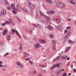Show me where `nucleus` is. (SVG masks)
<instances>
[{"label": "nucleus", "instance_id": "a19ab883", "mask_svg": "<svg viewBox=\"0 0 76 76\" xmlns=\"http://www.w3.org/2000/svg\"><path fill=\"white\" fill-rule=\"evenodd\" d=\"M5 24L4 23H2V25H1V26H5V24Z\"/></svg>", "mask_w": 76, "mask_h": 76}, {"label": "nucleus", "instance_id": "a878e982", "mask_svg": "<svg viewBox=\"0 0 76 76\" xmlns=\"http://www.w3.org/2000/svg\"><path fill=\"white\" fill-rule=\"evenodd\" d=\"M7 31V29H5V30H4V31H3V32L2 33V34H3V35H5L6 34V33Z\"/></svg>", "mask_w": 76, "mask_h": 76}, {"label": "nucleus", "instance_id": "603ef678", "mask_svg": "<svg viewBox=\"0 0 76 76\" xmlns=\"http://www.w3.org/2000/svg\"><path fill=\"white\" fill-rule=\"evenodd\" d=\"M37 76H42L41 74H39L38 75H37Z\"/></svg>", "mask_w": 76, "mask_h": 76}, {"label": "nucleus", "instance_id": "5fc2aeb1", "mask_svg": "<svg viewBox=\"0 0 76 76\" xmlns=\"http://www.w3.org/2000/svg\"><path fill=\"white\" fill-rule=\"evenodd\" d=\"M2 64V62L0 61V64Z\"/></svg>", "mask_w": 76, "mask_h": 76}, {"label": "nucleus", "instance_id": "338daca9", "mask_svg": "<svg viewBox=\"0 0 76 76\" xmlns=\"http://www.w3.org/2000/svg\"><path fill=\"white\" fill-rule=\"evenodd\" d=\"M50 76H54V75H50Z\"/></svg>", "mask_w": 76, "mask_h": 76}, {"label": "nucleus", "instance_id": "ea45409f", "mask_svg": "<svg viewBox=\"0 0 76 76\" xmlns=\"http://www.w3.org/2000/svg\"><path fill=\"white\" fill-rule=\"evenodd\" d=\"M45 66H42V65H40V67H45Z\"/></svg>", "mask_w": 76, "mask_h": 76}, {"label": "nucleus", "instance_id": "bb28decb", "mask_svg": "<svg viewBox=\"0 0 76 76\" xmlns=\"http://www.w3.org/2000/svg\"><path fill=\"white\" fill-rule=\"evenodd\" d=\"M40 15L42 16H45L44 14H43V13H42V12H40Z\"/></svg>", "mask_w": 76, "mask_h": 76}, {"label": "nucleus", "instance_id": "13d9d810", "mask_svg": "<svg viewBox=\"0 0 76 76\" xmlns=\"http://www.w3.org/2000/svg\"><path fill=\"white\" fill-rule=\"evenodd\" d=\"M69 64L70 63H68V64H66V66H69Z\"/></svg>", "mask_w": 76, "mask_h": 76}, {"label": "nucleus", "instance_id": "37998d69", "mask_svg": "<svg viewBox=\"0 0 76 76\" xmlns=\"http://www.w3.org/2000/svg\"><path fill=\"white\" fill-rule=\"evenodd\" d=\"M66 29H70V27H66Z\"/></svg>", "mask_w": 76, "mask_h": 76}, {"label": "nucleus", "instance_id": "79ce46f5", "mask_svg": "<svg viewBox=\"0 0 76 76\" xmlns=\"http://www.w3.org/2000/svg\"><path fill=\"white\" fill-rule=\"evenodd\" d=\"M7 54H8V53H7L6 54H4V56H6L7 55Z\"/></svg>", "mask_w": 76, "mask_h": 76}, {"label": "nucleus", "instance_id": "6e6552de", "mask_svg": "<svg viewBox=\"0 0 76 76\" xmlns=\"http://www.w3.org/2000/svg\"><path fill=\"white\" fill-rule=\"evenodd\" d=\"M52 43H53L52 44V45H53V46H52V48L53 50H55L56 49V47L55 46V45H56V41L54 40H52Z\"/></svg>", "mask_w": 76, "mask_h": 76}, {"label": "nucleus", "instance_id": "9d476101", "mask_svg": "<svg viewBox=\"0 0 76 76\" xmlns=\"http://www.w3.org/2000/svg\"><path fill=\"white\" fill-rule=\"evenodd\" d=\"M57 30L60 31H62V26H58V27H57Z\"/></svg>", "mask_w": 76, "mask_h": 76}, {"label": "nucleus", "instance_id": "052dcab7", "mask_svg": "<svg viewBox=\"0 0 76 76\" xmlns=\"http://www.w3.org/2000/svg\"><path fill=\"white\" fill-rule=\"evenodd\" d=\"M0 30H2V28H0Z\"/></svg>", "mask_w": 76, "mask_h": 76}, {"label": "nucleus", "instance_id": "6e6d98bb", "mask_svg": "<svg viewBox=\"0 0 76 76\" xmlns=\"http://www.w3.org/2000/svg\"><path fill=\"white\" fill-rule=\"evenodd\" d=\"M2 67H7V66H2Z\"/></svg>", "mask_w": 76, "mask_h": 76}, {"label": "nucleus", "instance_id": "5701e85b", "mask_svg": "<svg viewBox=\"0 0 76 76\" xmlns=\"http://www.w3.org/2000/svg\"><path fill=\"white\" fill-rule=\"evenodd\" d=\"M67 58H66V56H61V59H65Z\"/></svg>", "mask_w": 76, "mask_h": 76}, {"label": "nucleus", "instance_id": "7ed1b4c3", "mask_svg": "<svg viewBox=\"0 0 76 76\" xmlns=\"http://www.w3.org/2000/svg\"><path fill=\"white\" fill-rule=\"evenodd\" d=\"M28 6L29 7V8H30L31 9H34V6L31 3L28 2Z\"/></svg>", "mask_w": 76, "mask_h": 76}, {"label": "nucleus", "instance_id": "c03bdc74", "mask_svg": "<svg viewBox=\"0 0 76 76\" xmlns=\"http://www.w3.org/2000/svg\"><path fill=\"white\" fill-rule=\"evenodd\" d=\"M7 9H8V10H10V7H7Z\"/></svg>", "mask_w": 76, "mask_h": 76}, {"label": "nucleus", "instance_id": "69168bd1", "mask_svg": "<svg viewBox=\"0 0 76 76\" xmlns=\"http://www.w3.org/2000/svg\"><path fill=\"white\" fill-rule=\"evenodd\" d=\"M72 66H73L72 65H71V67L72 68Z\"/></svg>", "mask_w": 76, "mask_h": 76}, {"label": "nucleus", "instance_id": "f3484780", "mask_svg": "<svg viewBox=\"0 0 76 76\" xmlns=\"http://www.w3.org/2000/svg\"><path fill=\"white\" fill-rule=\"evenodd\" d=\"M33 26L38 28H39L40 27V26L39 25V24H36V25H34V24H33Z\"/></svg>", "mask_w": 76, "mask_h": 76}, {"label": "nucleus", "instance_id": "680f3d73", "mask_svg": "<svg viewBox=\"0 0 76 76\" xmlns=\"http://www.w3.org/2000/svg\"><path fill=\"white\" fill-rule=\"evenodd\" d=\"M23 37H24V39H26L25 37L24 36H23Z\"/></svg>", "mask_w": 76, "mask_h": 76}, {"label": "nucleus", "instance_id": "c9c22d12", "mask_svg": "<svg viewBox=\"0 0 76 76\" xmlns=\"http://www.w3.org/2000/svg\"><path fill=\"white\" fill-rule=\"evenodd\" d=\"M15 18H16V19H18V20L19 21V20L18 19V16H15Z\"/></svg>", "mask_w": 76, "mask_h": 76}, {"label": "nucleus", "instance_id": "4d7b16f0", "mask_svg": "<svg viewBox=\"0 0 76 76\" xmlns=\"http://www.w3.org/2000/svg\"><path fill=\"white\" fill-rule=\"evenodd\" d=\"M44 23H45V24H46V23H47V22L46 21H45V22H44Z\"/></svg>", "mask_w": 76, "mask_h": 76}, {"label": "nucleus", "instance_id": "0e129e2a", "mask_svg": "<svg viewBox=\"0 0 76 76\" xmlns=\"http://www.w3.org/2000/svg\"><path fill=\"white\" fill-rule=\"evenodd\" d=\"M70 75H71V74L69 73V74H68V76H69Z\"/></svg>", "mask_w": 76, "mask_h": 76}, {"label": "nucleus", "instance_id": "dca6fc26", "mask_svg": "<svg viewBox=\"0 0 76 76\" xmlns=\"http://www.w3.org/2000/svg\"><path fill=\"white\" fill-rule=\"evenodd\" d=\"M42 17L45 18V19H46V20H47V21H49L50 19V17L47 16H42Z\"/></svg>", "mask_w": 76, "mask_h": 76}, {"label": "nucleus", "instance_id": "f704fd0d", "mask_svg": "<svg viewBox=\"0 0 76 76\" xmlns=\"http://www.w3.org/2000/svg\"><path fill=\"white\" fill-rule=\"evenodd\" d=\"M61 71H64V69H60V70H59L58 71H59V72H61Z\"/></svg>", "mask_w": 76, "mask_h": 76}, {"label": "nucleus", "instance_id": "473e14b6", "mask_svg": "<svg viewBox=\"0 0 76 76\" xmlns=\"http://www.w3.org/2000/svg\"><path fill=\"white\" fill-rule=\"evenodd\" d=\"M66 73H63V74H62V76H66Z\"/></svg>", "mask_w": 76, "mask_h": 76}, {"label": "nucleus", "instance_id": "f03ea898", "mask_svg": "<svg viewBox=\"0 0 76 76\" xmlns=\"http://www.w3.org/2000/svg\"><path fill=\"white\" fill-rule=\"evenodd\" d=\"M56 7L61 8H63L66 7V5L60 2H56Z\"/></svg>", "mask_w": 76, "mask_h": 76}, {"label": "nucleus", "instance_id": "774afa93", "mask_svg": "<svg viewBox=\"0 0 76 76\" xmlns=\"http://www.w3.org/2000/svg\"><path fill=\"white\" fill-rule=\"evenodd\" d=\"M2 45V42H1V45Z\"/></svg>", "mask_w": 76, "mask_h": 76}, {"label": "nucleus", "instance_id": "a211bd4d", "mask_svg": "<svg viewBox=\"0 0 76 76\" xmlns=\"http://www.w3.org/2000/svg\"><path fill=\"white\" fill-rule=\"evenodd\" d=\"M24 58H26L29 55L27 53H26L24 52Z\"/></svg>", "mask_w": 76, "mask_h": 76}, {"label": "nucleus", "instance_id": "b1692460", "mask_svg": "<svg viewBox=\"0 0 76 76\" xmlns=\"http://www.w3.org/2000/svg\"><path fill=\"white\" fill-rule=\"evenodd\" d=\"M13 23V22H11L9 21H5V23H5V24H10V23Z\"/></svg>", "mask_w": 76, "mask_h": 76}, {"label": "nucleus", "instance_id": "72a5a7b5", "mask_svg": "<svg viewBox=\"0 0 76 76\" xmlns=\"http://www.w3.org/2000/svg\"><path fill=\"white\" fill-rule=\"evenodd\" d=\"M50 37L51 38H53V35L52 34H50Z\"/></svg>", "mask_w": 76, "mask_h": 76}, {"label": "nucleus", "instance_id": "39448f33", "mask_svg": "<svg viewBox=\"0 0 76 76\" xmlns=\"http://www.w3.org/2000/svg\"><path fill=\"white\" fill-rule=\"evenodd\" d=\"M52 20H53V21H56V23H60V19L59 18H53V19H52Z\"/></svg>", "mask_w": 76, "mask_h": 76}, {"label": "nucleus", "instance_id": "9b49d317", "mask_svg": "<svg viewBox=\"0 0 76 76\" xmlns=\"http://www.w3.org/2000/svg\"><path fill=\"white\" fill-rule=\"evenodd\" d=\"M16 64L17 65H18L19 66H20V67L21 68H23V65L22 64H20V63L19 62H16Z\"/></svg>", "mask_w": 76, "mask_h": 76}, {"label": "nucleus", "instance_id": "e2e57ef3", "mask_svg": "<svg viewBox=\"0 0 76 76\" xmlns=\"http://www.w3.org/2000/svg\"><path fill=\"white\" fill-rule=\"evenodd\" d=\"M36 72V71H34V73H35Z\"/></svg>", "mask_w": 76, "mask_h": 76}, {"label": "nucleus", "instance_id": "3c124183", "mask_svg": "<svg viewBox=\"0 0 76 76\" xmlns=\"http://www.w3.org/2000/svg\"><path fill=\"white\" fill-rule=\"evenodd\" d=\"M73 23L75 24V25H76V21H74V22H73Z\"/></svg>", "mask_w": 76, "mask_h": 76}, {"label": "nucleus", "instance_id": "e433bc0d", "mask_svg": "<svg viewBox=\"0 0 76 76\" xmlns=\"http://www.w3.org/2000/svg\"><path fill=\"white\" fill-rule=\"evenodd\" d=\"M29 59H30V58H25V61H27Z\"/></svg>", "mask_w": 76, "mask_h": 76}, {"label": "nucleus", "instance_id": "ddd939ff", "mask_svg": "<svg viewBox=\"0 0 76 76\" xmlns=\"http://www.w3.org/2000/svg\"><path fill=\"white\" fill-rule=\"evenodd\" d=\"M47 28L49 29V30H50V31L53 30V28L52 27H51V26L50 25L47 26Z\"/></svg>", "mask_w": 76, "mask_h": 76}, {"label": "nucleus", "instance_id": "f8f14e48", "mask_svg": "<svg viewBox=\"0 0 76 76\" xmlns=\"http://www.w3.org/2000/svg\"><path fill=\"white\" fill-rule=\"evenodd\" d=\"M39 42H40L42 44H45V43H46V42L45 41L41 39L39 40Z\"/></svg>", "mask_w": 76, "mask_h": 76}, {"label": "nucleus", "instance_id": "49530a36", "mask_svg": "<svg viewBox=\"0 0 76 76\" xmlns=\"http://www.w3.org/2000/svg\"><path fill=\"white\" fill-rule=\"evenodd\" d=\"M76 72V69H73V72Z\"/></svg>", "mask_w": 76, "mask_h": 76}, {"label": "nucleus", "instance_id": "58836bf2", "mask_svg": "<svg viewBox=\"0 0 76 76\" xmlns=\"http://www.w3.org/2000/svg\"><path fill=\"white\" fill-rule=\"evenodd\" d=\"M16 8H17V9H18L19 8V6H18V5H17V6H16Z\"/></svg>", "mask_w": 76, "mask_h": 76}, {"label": "nucleus", "instance_id": "864d4df0", "mask_svg": "<svg viewBox=\"0 0 76 76\" xmlns=\"http://www.w3.org/2000/svg\"><path fill=\"white\" fill-rule=\"evenodd\" d=\"M59 75V72H58L56 73V75Z\"/></svg>", "mask_w": 76, "mask_h": 76}, {"label": "nucleus", "instance_id": "aec40b11", "mask_svg": "<svg viewBox=\"0 0 76 76\" xmlns=\"http://www.w3.org/2000/svg\"><path fill=\"white\" fill-rule=\"evenodd\" d=\"M22 10L25 12H28V10H27V9H26V8H25L23 7L22 8Z\"/></svg>", "mask_w": 76, "mask_h": 76}, {"label": "nucleus", "instance_id": "a18cd8bd", "mask_svg": "<svg viewBox=\"0 0 76 76\" xmlns=\"http://www.w3.org/2000/svg\"><path fill=\"white\" fill-rule=\"evenodd\" d=\"M66 32H67V30H65L64 31V33H66Z\"/></svg>", "mask_w": 76, "mask_h": 76}, {"label": "nucleus", "instance_id": "7c9ffc66", "mask_svg": "<svg viewBox=\"0 0 76 76\" xmlns=\"http://www.w3.org/2000/svg\"><path fill=\"white\" fill-rule=\"evenodd\" d=\"M7 39L9 40H10V36H8V37H7Z\"/></svg>", "mask_w": 76, "mask_h": 76}, {"label": "nucleus", "instance_id": "4be33fe9", "mask_svg": "<svg viewBox=\"0 0 76 76\" xmlns=\"http://www.w3.org/2000/svg\"><path fill=\"white\" fill-rule=\"evenodd\" d=\"M46 1H47L48 3L50 4L52 3V1H51V0H46Z\"/></svg>", "mask_w": 76, "mask_h": 76}, {"label": "nucleus", "instance_id": "0eeeda50", "mask_svg": "<svg viewBox=\"0 0 76 76\" xmlns=\"http://www.w3.org/2000/svg\"><path fill=\"white\" fill-rule=\"evenodd\" d=\"M71 35V33H69L67 35H66V37H65V39H64V40H65V41H66V40H67V39H68L69 38L70 36Z\"/></svg>", "mask_w": 76, "mask_h": 76}, {"label": "nucleus", "instance_id": "20e7f679", "mask_svg": "<svg viewBox=\"0 0 76 76\" xmlns=\"http://www.w3.org/2000/svg\"><path fill=\"white\" fill-rule=\"evenodd\" d=\"M11 32H12V34H14V32H16V34H17V35H18V37H19L20 38H21V36H20V35H19V34H18V32H17V31H15L14 30L12 29V30L11 31Z\"/></svg>", "mask_w": 76, "mask_h": 76}, {"label": "nucleus", "instance_id": "09e8293b", "mask_svg": "<svg viewBox=\"0 0 76 76\" xmlns=\"http://www.w3.org/2000/svg\"><path fill=\"white\" fill-rule=\"evenodd\" d=\"M68 22H70L71 21V19H70V18H68Z\"/></svg>", "mask_w": 76, "mask_h": 76}, {"label": "nucleus", "instance_id": "c85d7f7f", "mask_svg": "<svg viewBox=\"0 0 76 76\" xmlns=\"http://www.w3.org/2000/svg\"><path fill=\"white\" fill-rule=\"evenodd\" d=\"M68 43H71V44H73V42L72 41H71L70 40H68Z\"/></svg>", "mask_w": 76, "mask_h": 76}, {"label": "nucleus", "instance_id": "423d86ee", "mask_svg": "<svg viewBox=\"0 0 76 76\" xmlns=\"http://www.w3.org/2000/svg\"><path fill=\"white\" fill-rule=\"evenodd\" d=\"M39 47H40V45L39 43H37L35 44H34V49H37V48Z\"/></svg>", "mask_w": 76, "mask_h": 76}, {"label": "nucleus", "instance_id": "412c9836", "mask_svg": "<svg viewBox=\"0 0 76 76\" xmlns=\"http://www.w3.org/2000/svg\"><path fill=\"white\" fill-rule=\"evenodd\" d=\"M70 48L68 47L66 48V50H65V51H64V52L66 53V52H67L68 51V50H69V49H70Z\"/></svg>", "mask_w": 76, "mask_h": 76}, {"label": "nucleus", "instance_id": "2f4dec72", "mask_svg": "<svg viewBox=\"0 0 76 76\" xmlns=\"http://www.w3.org/2000/svg\"><path fill=\"white\" fill-rule=\"evenodd\" d=\"M29 63H30V65H33V64H34V63L33 62H32L31 61H29Z\"/></svg>", "mask_w": 76, "mask_h": 76}, {"label": "nucleus", "instance_id": "cd10ccee", "mask_svg": "<svg viewBox=\"0 0 76 76\" xmlns=\"http://www.w3.org/2000/svg\"><path fill=\"white\" fill-rule=\"evenodd\" d=\"M3 0V1H4V3H5V4L6 5H7L8 4V3L7 2V0Z\"/></svg>", "mask_w": 76, "mask_h": 76}, {"label": "nucleus", "instance_id": "1a4fd4ad", "mask_svg": "<svg viewBox=\"0 0 76 76\" xmlns=\"http://www.w3.org/2000/svg\"><path fill=\"white\" fill-rule=\"evenodd\" d=\"M59 66H60L59 64H56V65H53V66H52V67H50V70H52V69H54V68L55 67H59Z\"/></svg>", "mask_w": 76, "mask_h": 76}, {"label": "nucleus", "instance_id": "c756f323", "mask_svg": "<svg viewBox=\"0 0 76 76\" xmlns=\"http://www.w3.org/2000/svg\"><path fill=\"white\" fill-rule=\"evenodd\" d=\"M49 13H50V14H54V11L51 10L50 11V12Z\"/></svg>", "mask_w": 76, "mask_h": 76}, {"label": "nucleus", "instance_id": "f257e3e1", "mask_svg": "<svg viewBox=\"0 0 76 76\" xmlns=\"http://www.w3.org/2000/svg\"><path fill=\"white\" fill-rule=\"evenodd\" d=\"M15 3L14 2H12L11 4V8L12 9V12L13 14H16L17 13V12L18 11V10L15 7H14V5Z\"/></svg>", "mask_w": 76, "mask_h": 76}, {"label": "nucleus", "instance_id": "6ab92c4d", "mask_svg": "<svg viewBox=\"0 0 76 76\" xmlns=\"http://www.w3.org/2000/svg\"><path fill=\"white\" fill-rule=\"evenodd\" d=\"M61 57H60V56H58V57H57L56 58L54 59V60H53V62H54V61H55L56 60H58Z\"/></svg>", "mask_w": 76, "mask_h": 76}, {"label": "nucleus", "instance_id": "2eb2a0df", "mask_svg": "<svg viewBox=\"0 0 76 76\" xmlns=\"http://www.w3.org/2000/svg\"><path fill=\"white\" fill-rule=\"evenodd\" d=\"M1 13H2V15H5L6 14V10H2L1 11Z\"/></svg>", "mask_w": 76, "mask_h": 76}, {"label": "nucleus", "instance_id": "de8ad7c7", "mask_svg": "<svg viewBox=\"0 0 76 76\" xmlns=\"http://www.w3.org/2000/svg\"><path fill=\"white\" fill-rule=\"evenodd\" d=\"M66 58V60H69V59H70V58Z\"/></svg>", "mask_w": 76, "mask_h": 76}, {"label": "nucleus", "instance_id": "393cba45", "mask_svg": "<svg viewBox=\"0 0 76 76\" xmlns=\"http://www.w3.org/2000/svg\"><path fill=\"white\" fill-rule=\"evenodd\" d=\"M19 50H22V45L21 43H19Z\"/></svg>", "mask_w": 76, "mask_h": 76}, {"label": "nucleus", "instance_id": "4c0bfd02", "mask_svg": "<svg viewBox=\"0 0 76 76\" xmlns=\"http://www.w3.org/2000/svg\"><path fill=\"white\" fill-rule=\"evenodd\" d=\"M11 25H12V26H14L15 25L14 23L13 22H11Z\"/></svg>", "mask_w": 76, "mask_h": 76}, {"label": "nucleus", "instance_id": "bf43d9fd", "mask_svg": "<svg viewBox=\"0 0 76 76\" xmlns=\"http://www.w3.org/2000/svg\"><path fill=\"white\" fill-rule=\"evenodd\" d=\"M3 67L2 65H0V68L1 67Z\"/></svg>", "mask_w": 76, "mask_h": 76}, {"label": "nucleus", "instance_id": "8fccbe9b", "mask_svg": "<svg viewBox=\"0 0 76 76\" xmlns=\"http://www.w3.org/2000/svg\"><path fill=\"white\" fill-rule=\"evenodd\" d=\"M9 21H12V19H9Z\"/></svg>", "mask_w": 76, "mask_h": 76}, {"label": "nucleus", "instance_id": "4468645a", "mask_svg": "<svg viewBox=\"0 0 76 76\" xmlns=\"http://www.w3.org/2000/svg\"><path fill=\"white\" fill-rule=\"evenodd\" d=\"M76 2V0H70V3L72 4H74Z\"/></svg>", "mask_w": 76, "mask_h": 76}]
</instances>
